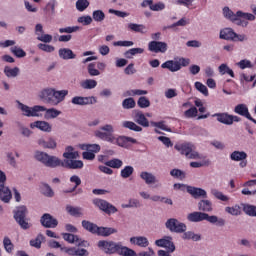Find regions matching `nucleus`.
Masks as SVG:
<instances>
[{
	"mask_svg": "<svg viewBox=\"0 0 256 256\" xmlns=\"http://www.w3.org/2000/svg\"><path fill=\"white\" fill-rule=\"evenodd\" d=\"M226 213H229V215H233L234 217H237L241 215V206L235 205L231 207L225 208Z\"/></svg>",
	"mask_w": 256,
	"mask_h": 256,
	"instance_id": "a19ab883",
	"label": "nucleus"
},
{
	"mask_svg": "<svg viewBox=\"0 0 256 256\" xmlns=\"http://www.w3.org/2000/svg\"><path fill=\"white\" fill-rule=\"evenodd\" d=\"M194 87L197 91H199V93H202L204 97H209V89L207 86H205V84L201 82H195Z\"/></svg>",
	"mask_w": 256,
	"mask_h": 256,
	"instance_id": "ea45409f",
	"label": "nucleus"
},
{
	"mask_svg": "<svg viewBox=\"0 0 256 256\" xmlns=\"http://www.w3.org/2000/svg\"><path fill=\"white\" fill-rule=\"evenodd\" d=\"M81 87L83 89H95L97 87V82L93 79H86L81 82Z\"/></svg>",
	"mask_w": 256,
	"mask_h": 256,
	"instance_id": "c03bdc74",
	"label": "nucleus"
},
{
	"mask_svg": "<svg viewBox=\"0 0 256 256\" xmlns=\"http://www.w3.org/2000/svg\"><path fill=\"white\" fill-rule=\"evenodd\" d=\"M182 239H192L193 241H199V239H201V236H199V234H195L189 231V232H185L182 235Z\"/></svg>",
	"mask_w": 256,
	"mask_h": 256,
	"instance_id": "680f3d73",
	"label": "nucleus"
},
{
	"mask_svg": "<svg viewBox=\"0 0 256 256\" xmlns=\"http://www.w3.org/2000/svg\"><path fill=\"white\" fill-rule=\"evenodd\" d=\"M113 131V126L107 124L102 126L99 130H96L95 135L103 141H108V143H117L120 147H126L127 143H137V140L129 137L115 138V136H113Z\"/></svg>",
	"mask_w": 256,
	"mask_h": 256,
	"instance_id": "f03ea898",
	"label": "nucleus"
},
{
	"mask_svg": "<svg viewBox=\"0 0 256 256\" xmlns=\"http://www.w3.org/2000/svg\"><path fill=\"white\" fill-rule=\"evenodd\" d=\"M62 251L67 253L68 255H76V256H87L89 253L85 249L81 248H61Z\"/></svg>",
	"mask_w": 256,
	"mask_h": 256,
	"instance_id": "c85d7f7f",
	"label": "nucleus"
},
{
	"mask_svg": "<svg viewBox=\"0 0 256 256\" xmlns=\"http://www.w3.org/2000/svg\"><path fill=\"white\" fill-rule=\"evenodd\" d=\"M214 117H217V121L224 125H233V123H239V121H241L239 116H233L227 113H216Z\"/></svg>",
	"mask_w": 256,
	"mask_h": 256,
	"instance_id": "9b49d317",
	"label": "nucleus"
},
{
	"mask_svg": "<svg viewBox=\"0 0 256 256\" xmlns=\"http://www.w3.org/2000/svg\"><path fill=\"white\" fill-rule=\"evenodd\" d=\"M155 245H157V247H164V249H167L170 253L175 251V244H173V239L171 237H164L156 240Z\"/></svg>",
	"mask_w": 256,
	"mask_h": 256,
	"instance_id": "dca6fc26",
	"label": "nucleus"
},
{
	"mask_svg": "<svg viewBox=\"0 0 256 256\" xmlns=\"http://www.w3.org/2000/svg\"><path fill=\"white\" fill-rule=\"evenodd\" d=\"M79 29V26L60 28L59 33H76V31H79Z\"/></svg>",
	"mask_w": 256,
	"mask_h": 256,
	"instance_id": "774afa93",
	"label": "nucleus"
},
{
	"mask_svg": "<svg viewBox=\"0 0 256 256\" xmlns=\"http://www.w3.org/2000/svg\"><path fill=\"white\" fill-rule=\"evenodd\" d=\"M66 211L70 214L73 215L74 217H79L83 213V210L81 208L73 207V206H67Z\"/></svg>",
	"mask_w": 256,
	"mask_h": 256,
	"instance_id": "864d4df0",
	"label": "nucleus"
},
{
	"mask_svg": "<svg viewBox=\"0 0 256 256\" xmlns=\"http://www.w3.org/2000/svg\"><path fill=\"white\" fill-rule=\"evenodd\" d=\"M170 175L172 177H176V179H185V172L179 170V169H174L170 172Z\"/></svg>",
	"mask_w": 256,
	"mask_h": 256,
	"instance_id": "69168bd1",
	"label": "nucleus"
},
{
	"mask_svg": "<svg viewBox=\"0 0 256 256\" xmlns=\"http://www.w3.org/2000/svg\"><path fill=\"white\" fill-rule=\"evenodd\" d=\"M128 31H133L134 33H142L145 34L147 33V28L143 24H135V23H130L128 24Z\"/></svg>",
	"mask_w": 256,
	"mask_h": 256,
	"instance_id": "72a5a7b5",
	"label": "nucleus"
},
{
	"mask_svg": "<svg viewBox=\"0 0 256 256\" xmlns=\"http://www.w3.org/2000/svg\"><path fill=\"white\" fill-rule=\"evenodd\" d=\"M175 149L181 153V155H185L187 159H205V155L199 154V152L195 151V145L192 143H181L176 144Z\"/></svg>",
	"mask_w": 256,
	"mask_h": 256,
	"instance_id": "423d86ee",
	"label": "nucleus"
},
{
	"mask_svg": "<svg viewBox=\"0 0 256 256\" xmlns=\"http://www.w3.org/2000/svg\"><path fill=\"white\" fill-rule=\"evenodd\" d=\"M166 227L170 231H174V233H184L187 231V226L184 223L179 222L175 218H171L166 222Z\"/></svg>",
	"mask_w": 256,
	"mask_h": 256,
	"instance_id": "f8f14e48",
	"label": "nucleus"
},
{
	"mask_svg": "<svg viewBox=\"0 0 256 256\" xmlns=\"http://www.w3.org/2000/svg\"><path fill=\"white\" fill-rule=\"evenodd\" d=\"M199 111L195 107H191L188 110L184 111V117L186 119H193L194 117H197V114Z\"/></svg>",
	"mask_w": 256,
	"mask_h": 256,
	"instance_id": "8fccbe9b",
	"label": "nucleus"
},
{
	"mask_svg": "<svg viewBox=\"0 0 256 256\" xmlns=\"http://www.w3.org/2000/svg\"><path fill=\"white\" fill-rule=\"evenodd\" d=\"M131 245H136L137 247H149V239L145 236H134L130 238Z\"/></svg>",
	"mask_w": 256,
	"mask_h": 256,
	"instance_id": "5701e85b",
	"label": "nucleus"
},
{
	"mask_svg": "<svg viewBox=\"0 0 256 256\" xmlns=\"http://www.w3.org/2000/svg\"><path fill=\"white\" fill-rule=\"evenodd\" d=\"M107 167H112L113 169H119L123 167V161L119 159H112L108 162H106Z\"/></svg>",
	"mask_w": 256,
	"mask_h": 256,
	"instance_id": "603ef678",
	"label": "nucleus"
},
{
	"mask_svg": "<svg viewBox=\"0 0 256 256\" xmlns=\"http://www.w3.org/2000/svg\"><path fill=\"white\" fill-rule=\"evenodd\" d=\"M235 113L238 115H241L242 117H246V119H249V121H252V123H255L256 125V120L255 118L251 117V114L249 113V108L245 104H238L234 108Z\"/></svg>",
	"mask_w": 256,
	"mask_h": 256,
	"instance_id": "a211bd4d",
	"label": "nucleus"
},
{
	"mask_svg": "<svg viewBox=\"0 0 256 256\" xmlns=\"http://www.w3.org/2000/svg\"><path fill=\"white\" fill-rule=\"evenodd\" d=\"M78 23H81V25H91L93 18L91 16H82L78 18Z\"/></svg>",
	"mask_w": 256,
	"mask_h": 256,
	"instance_id": "0e129e2a",
	"label": "nucleus"
},
{
	"mask_svg": "<svg viewBox=\"0 0 256 256\" xmlns=\"http://www.w3.org/2000/svg\"><path fill=\"white\" fill-rule=\"evenodd\" d=\"M38 145L43 147V149H57V141L53 137H49L47 140L40 138Z\"/></svg>",
	"mask_w": 256,
	"mask_h": 256,
	"instance_id": "b1692460",
	"label": "nucleus"
},
{
	"mask_svg": "<svg viewBox=\"0 0 256 256\" xmlns=\"http://www.w3.org/2000/svg\"><path fill=\"white\" fill-rule=\"evenodd\" d=\"M122 126L125 127V129H130L131 131H143V128L131 121H124Z\"/></svg>",
	"mask_w": 256,
	"mask_h": 256,
	"instance_id": "37998d69",
	"label": "nucleus"
},
{
	"mask_svg": "<svg viewBox=\"0 0 256 256\" xmlns=\"http://www.w3.org/2000/svg\"><path fill=\"white\" fill-rule=\"evenodd\" d=\"M63 167H68V169H83V161L81 160H66L64 161Z\"/></svg>",
	"mask_w": 256,
	"mask_h": 256,
	"instance_id": "7c9ffc66",
	"label": "nucleus"
},
{
	"mask_svg": "<svg viewBox=\"0 0 256 256\" xmlns=\"http://www.w3.org/2000/svg\"><path fill=\"white\" fill-rule=\"evenodd\" d=\"M98 247L105 251V253H118L123 256H135V251L127 247L121 246V244L114 243L112 241H99Z\"/></svg>",
	"mask_w": 256,
	"mask_h": 256,
	"instance_id": "20e7f679",
	"label": "nucleus"
},
{
	"mask_svg": "<svg viewBox=\"0 0 256 256\" xmlns=\"http://www.w3.org/2000/svg\"><path fill=\"white\" fill-rule=\"evenodd\" d=\"M223 15L226 19H229L232 23L239 25L240 27H247V25H249L248 21H255V15L241 11H238L235 14L229 7H224Z\"/></svg>",
	"mask_w": 256,
	"mask_h": 256,
	"instance_id": "7ed1b4c3",
	"label": "nucleus"
},
{
	"mask_svg": "<svg viewBox=\"0 0 256 256\" xmlns=\"http://www.w3.org/2000/svg\"><path fill=\"white\" fill-rule=\"evenodd\" d=\"M135 105V99L133 98H126L122 102L123 109H134Z\"/></svg>",
	"mask_w": 256,
	"mask_h": 256,
	"instance_id": "3c124183",
	"label": "nucleus"
},
{
	"mask_svg": "<svg viewBox=\"0 0 256 256\" xmlns=\"http://www.w3.org/2000/svg\"><path fill=\"white\" fill-rule=\"evenodd\" d=\"M30 129H39L40 131H44V133H51L53 127L49 122L35 121L30 124Z\"/></svg>",
	"mask_w": 256,
	"mask_h": 256,
	"instance_id": "6ab92c4d",
	"label": "nucleus"
},
{
	"mask_svg": "<svg viewBox=\"0 0 256 256\" xmlns=\"http://www.w3.org/2000/svg\"><path fill=\"white\" fill-rule=\"evenodd\" d=\"M218 70L221 75H225L227 73L228 75H230V77H235V73H233V71L231 70V68H229V66H227V64H221Z\"/></svg>",
	"mask_w": 256,
	"mask_h": 256,
	"instance_id": "49530a36",
	"label": "nucleus"
},
{
	"mask_svg": "<svg viewBox=\"0 0 256 256\" xmlns=\"http://www.w3.org/2000/svg\"><path fill=\"white\" fill-rule=\"evenodd\" d=\"M135 120L136 123L139 125H142V127H149V120H147V117L143 112L139 111L135 114Z\"/></svg>",
	"mask_w": 256,
	"mask_h": 256,
	"instance_id": "f704fd0d",
	"label": "nucleus"
},
{
	"mask_svg": "<svg viewBox=\"0 0 256 256\" xmlns=\"http://www.w3.org/2000/svg\"><path fill=\"white\" fill-rule=\"evenodd\" d=\"M18 108L22 111V115L25 117H43L49 119H57L61 115V111L55 108L47 109L45 106L36 105L34 107H29L21 102H18Z\"/></svg>",
	"mask_w": 256,
	"mask_h": 256,
	"instance_id": "f257e3e1",
	"label": "nucleus"
},
{
	"mask_svg": "<svg viewBox=\"0 0 256 256\" xmlns=\"http://www.w3.org/2000/svg\"><path fill=\"white\" fill-rule=\"evenodd\" d=\"M241 207L246 215L249 217H256V206L251 204H241Z\"/></svg>",
	"mask_w": 256,
	"mask_h": 256,
	"instance_id": "e433bc0d",
	"label": "nucleus"
},
{
	"mask_svg": "<svg viewBox=\"0 0 256 256\" xmlns=\"http://www.w3.org/2000/svg\"><path fill=\"white\" fill-rule=\"evenodd\" d=\"M87 7H89V1L88 0H78L76 2V8L78 11H85V9H87Z\"/></svg>",
	"mask_w": 256,
	"mask_h": 256,
	"instance_id": "bf43d9fd",
	"label": "nucleus"
},
{
	"mask_svg": "<svg viewBox=\"0 0 256 256\" xmlns=\"http://www.w3.org/2000/svg\"><path fill=\"white\" fill-rule=\"evenodd\" d=\"M11 52L16 55V57H25V55H27V53H25L23 51V49L17 47V46H14L11 48Z\"/></svg>",
	"mask_w": 256,
	"mask_h": 256,
	"instance_id": "338daca9",
	"label": "nucleus"
},
{
	"mask_svg": "<svg viewBox=\"0 0 256 256\" xmlns=\"http://www.w3.org/2000/svg\"><path fill=\"white\" fill-rule=\"evenodd\" d=\"M93 19L94 21L101 23V21L105 20V13H103L101 10H96L93 12Z\"/></svg>",
	"mask_w": 256,
	"mask_h": 256,
	"instance_id": "052dcab7",
	"label": "nucleus"
},
{
	"mask_svg": "<svg viewBox=\"0 0 256 256\" xmlns=\"http://www.w3.org/2000/svg\"><path fill=\"white\" fill-rule=\"evenodd\" d=\"M54 90V88H45L42 91H40L39 97L42 99V101H45V103L53 105Z\"/></svg>",
	"mask_w": 256,
	"mask_h": 256,
	"instance_id": "aec40b11",
	"label": "nucleus"
},
{
	"mask_svg": "<svg viewBox=\"0 0 256 256\" xmlns=\"http://www.w3.org/2000/svg\"><path fill=\"white\" fill-rule=\"evenodd\" d=\"M69 95L68 90H55L52 100V105H59V103H63L65 101V96Z\"/></svg>",
	"mask_w": 256,
	"mask_h": 256,
	"instance_id": "412c9836",
	"label": "nucleus"
},
{
	"mask_svg": "<svg viewBox=\"0 0 256 256\" xmlns=\"http://www.w3.org/2000/svg\"><path fill=\"white\" fill-rule=\"evenodd\" d=\"M205 217H207V213L192 212L188 214L187 219L188 221H191V223H199L201 221H205Z\"/></svg>",
	"mask_w": 256,
	"mask_h": 256,
	"instance_id": "a878e982",
	"label": "nucleus"
},
{
	"mask_svg": "<svg viewBox=\"0 0 256 256\" xmlns=\"http://www.w3.org/2000/svg\"><path fill=\"white\" fill-rule=\"evenodd\" d=\"M63 157L68 160L77 159V157H79V152L76 151L73 146H67L65 152L63 153Z\"/></svg>",
	"mask_w": 256,
	"mask_h": 256,
	"instance_id": "473e14b6",
	"label": "nucleus"
},
{
	"mask_svg": "<svg viewBox=\"0 0 256 256\" xmlns=\"http://www.w3.org/2000/svg\"><path fill=\"white\" fill-rule=\"evenodd\" d=\"M34 157L37 161L43 163L45 167H50L51 169H55V167H63V165H65V163L57 158V156H51L45 152L37 151Z\"/></svg>",
	"mask_w": 256,
	"mask_h": 256,
	"instance_id": "39448f33",
	"label": "nucleus"
},
{
	"mask_svg": "<svg viewBox=\"0 0 256 256\" xmlns=\"http://www.w3.org/2000/svg\"><path fill=\"white\" fill-rule=\"evenodd\" d=\"M94 205L99 207L101 211H104V213H107L108 215H111V213H117V208L105 200L96 199L94 200Z\"/></svg>",
	"mask_w": 256,
	"mask_h": 256,
	"instance_id": "ddd939ff",
	"label": "nucleus"
},
{
	"mask_svg": "<svg viewBox=\"0 0 256 256\" xmlns=\"http://www.w3.org/2000/svg\"><path fill=\"white\" fill-rule=\"evenodd\" d=\"M205 221L218 225V227H223V225H225V220L223 218H218L217 216H209V214H206Z\"/></svg>",
	"mask_w": 256,
	"mask_h": 256,
	"instance_id": "c9c22d12",
	"label": "nucleus"
},
{
	"mask_svg": "<svg viewBox=\"0 0 256 256\" xmlns=\"http://www.w3.org/2000/svg\"><path fill=\"white\" fill-rule=\"evenodd\" d=\"M7 161L11 167H17V160L15 159V153L7 152L6 154Z\"/></svg>",
	"mask_w": 256,
	"mask_h": 256,
	"instance_id": "e2e57ef3",
	"label": "nucleus"
},
{
	"mask_svg": "<svg viewBox=\"0 0 256 256\" xmlns=\"http://www.w3.org/2000/svg\"><path fill=\"white\" fill-rule=\"evenodd\" d=\"M58 55H59L60 59H64V60L75 59V57H77V55H75V53H73V50H71L69 48L60 49L58 51Z\"/></svg>",
	"mask_w": 256,
	"mask_h": 256,
	"instance_id": "c756f323",
	"label": "nucleus"
},
{
	"mask_svg": "<svg viewBox=\"0 0 256 256\" xmlns=\"http://www.w3.org/2000/svg\"><path fill=\"white\" fill-rule=\"evenodd\" d=\"M138 106L141 109H147V107L151 106V102L149 101V99H147V97L142 96L138 99Z\"/></svg>",
	"mask_w": 256,
	"mask_h": 256,
	"instance_id": "6e6d98bb",
	"label": "nucleus"
},
{
	"mask_svg": "<svg viewBox=\"0 0 256 256\" xmlns=\"http://www.w3.org/2000/svg\"><path fill=\"white\" fill-rule=\"evenodd\" d=\"M11 190L5 187V184H0V199L4 203H9L11 201Z\"/></svg>",
	"mask_w": 256,
	"mask_h": 256,
	"instance_id": "cd10ccee",
	"label": "nucleus"
},
{
	"mask_svg": "<svg viewBox=\"0 0 256 256\" xmlns=\"http://www.w3.org/2000/svg\"><path fill=\"white\" fill-rule=\"evenodd\" d=\"M4 73L7 77H17L19 75V68L5 67Z\"/></svg>",
	"mask_w": 256,
	"mask_h": 256,
	"instance_id": "09e8293b",
	"label": "nucleus"
},
{
	"mask_svg": "<svg viewBox=\"0 0 256 256\" xmlns=\"http://www.w3.org/2000/svg\"><path fill=\"white\" fill-rule=\"evenodd\" d=\"M78 147L82 149V151H89L94 154L101 151V146H99V144H80Z\"/></svg>",
	"mask_w": 256,
	"mask_h": 256,
	"instance_id": "2f4dec72",
	"label": "nucleus"
},
{
	"mask_svg": "<svg viewBox=\"0 0 256 256\" xmlns=\"http://www.w3.org/2000/svg\"><path fill=\"white\" fill-rule=\"evenodd\" d=\"M236 65L240 69H253V63H251V61L247 59L241 60Z\"/></svg>",
	"mask_w": 256,
	"mask_h": 256,
	"instance_id": "5fc2aeb1",
	"label": "nucleus"
},
{
	"mask_svg": "<svg viewBox=\"0 0 256 256\" xmlns=\"http://www.w3.org/2000/svg\"><path fill=\"white\" fill-rule=\"evenodd\" d=\"M59 222H57V219L53 218L50 214H44L41 218V224L43 227L48 228H55L57 227Z\"/></svg>",
	"mask_w": 256,
	"mask_h": 256,
	"instance_id": "4be33fe9",
	"label": "nucleus"
},
{
	"mask_svg": "<svg viewBox=\"0 0 256 256\" xmlns=\"http://www.w3.org/2000/svg\"><path fill=\"white\" fill-rule=\"evenodd\" d=\"M41 243H43V235H38L35 239L30 241L31 247H36V249H41Z\"/></svg>",
	"mask_w": 256,
	"mask_h": 256,
	"instance_id": "13d9d810",
	"label": "nucleus"
},
{
	"mask_svg": "<svg viewBox=\"0 0 256 256\" xmlns=\"http://www.w3.org/2000/svg\"><path fill=\"white\" fill-rule=\"evenodd\" d=\"M220 39H225L226 41H247V35L237 34L231 28H224L220 31Z\"/></svg>",
	"mask_w": 256,
	"mask_h": 256,
	"instance_id": "6e6552de",
	"label": "nucleus"
},
{
	"mask_svg": "<svg viewBox=\"0 0 256 256\" xmlns=\"http://www.w3.org/2000/svg\"><path fill=\"white\" fill-rule=\"evenodd\" d=\"M147 90H140V89H134V90H128L124 93V97H135V95L141 96V95H147Z\"/></svg>",
	"mask_w": 256,
	"mask_h": 256,
	"instance_id": "79ce46f5",
	"label": "nucleus"
},
{
	"mask_svg": "<svg viewBox=\"0 0 256 256\" xmlns=\"http://www.w3.org/2000/svg\"><path fill=\"white\" fill-rule=\"evenodd\" d=\"M133 171L135 169L132 166H125L124 169L121 170V177L123 179H129L133 175Z\"/></svg>",
	"mask_w": 256,
	"mask_h": 256,
	"instance_id": "a18cd8bd",
	"label": "nucleus"
},
{
	"mask_svg": "<svg viewBox=\"0 0 256 256\" xmlns=\"http://www.w3.org/2000/svg\"><path fill=\"white\" fill-rule=\"evenodd\" d=\"M174 189L185 191L187 189V192L194 197V199H197L199 197H207V192L204 189L201 188H195L191 186H185L183 184H174Z\"/></svg>",
	"mask_w": 256,
	"mask_h": 256,
	"instance_id": "1a4fd4ad",
	"label": "nucleus"
},
{
	"mask_svg": "<svg viewBox=\"0 0 256 256\" xmlns=\"http://www.w3.org/2000/svg\"><path fill=\"white\" fill-rule=\"evenodd\" d=\"M162 69H168L172 73L181 70V64L177 61L168 60L161 65Z\"/></svg>",
	"mask_w": 256,
	"mask_h": 256,
	"instance_id": "393cba45",
	"label": "nucleus"
},
{
	"mask_svg": "<svg viewBox=\"0 0 256 256\" xmlns=\"http://www.w3.org/2000/svg\"><path fill=\"white\" fill-rule=\"evenodd\" d=\"M88 73L91 77H97L101 75V71L95 68V63H90L88 65Z\"/></svg>",
	"mask_w": 256,
	"mask_h": 256,
	"instance_id": "4d7b16f0",
	"label": "nucleus"
},
{
	"mask_svg": "<svg viewBox=\"0 0 256 256\" xmlns=\"http://www.w3.org/2000/svg\"><path fill=\"white\" fill-rule=\"evenodd\" d=\"M198 208L200 211L209 213L210 211H213V204L209 200H202L199 202Z\"/></svg>",
	"mask_w": 256,
	"mask_h": 256,
	"instance_id": "4c0bfd02",
	"label": "nucleus"
},
{
	"mask_svg": "<svg viewBox=\"0 0 256 256\" xmlns=\"http://www.w3.org/2000/svg\"><path fill=\"white\" fill-rule=\"evenodd\" d=\"M145 53V49L143 48H132L128 51L125 52V57L126 59H133V57H135V55H141Z\"/></svg>",
	"mask_w": 256,
	"mask_h": 256,
	"instance_id": "58836bf2",
	"label": "nucleus"
},
{
	"mask_svg": "<svg viewBox=\"0 0 256 256\" xmlns=\"http://www.w3.org/2000/svg\"><path fill=\"white\" fill-rule=\"evenodd\" d=\"M211 194L216 197V199H219V201H229V198L227 195L223 194V192L217 190V189H212Z\"/></svg>",
	"mask_w": 256,
	"mask_h": 256,
	"instance_id": "de8ad7c7",
	"label": "nucleus"
},
{
	"mask_svg": "<svg viewBox=\"0 0 256 256\" xmlns=\"http://www.w3.org/2000/svg\"><path fill=\"white\" fill-rule=\"evenodd\" d=\"M72 103L73 105H93L97 103V98L93 96H88V97L76 96L72 98Z\"/></svg>",
	"mask_w": 256,
	"mask_h": 256,
	"instance_id": "f3484780",
	"label": "nucleus"
},
{
	"mask_svg": "<svg viewBox=\"0 0 256 256\" xmlns=\"http://www.w3.org/2000/svg\"><path fill=\"white\" fill-rule=\"evenodd\" d=\"M82 226L84 229H86V231L96 235H101L102 237H109V235H113V233L116 232L113 228L98 227L96 224L85 220L82 221Z\"/></svg>",
	"mask_w": 256,
	"mask_h": 256,
	"instance_id": "0eeeda50",
	"label": "nucleus"
},
{
	"mask_svg": "<svg viewBox=\"0 0 256 256\" xmlns=\"http://www.w3.org/2000/svg\"><path fill=\"white\" fill-rule=\"evenodd\" d=\"M148 50L151 51V53H165L167 51V43L151 41L148 43Z\"/></svg>",
	"mask_w": 256,
	"mask_h": 256,
	"instance_id": "2eb2a0df",
	"label": "nucleus"
},
{
	"mask_svg": "<svg viewBox=\"0 0 256 256\" xmlns=\"http://www.w3.org/2000/svg\"><path fill=\"white\" fill-rule=\"evenodd\" d=\"M25 215H27V207L20 206L14 212V218L16 219L17 223L22 227V229H29V223L25 221Z\"/></svg>",
	"mask_w": 256,
	"mask_h": 256,
	"instance_id": "9d476101",
	"label": "nucleus"
},
{
	"mask_svg": "<svg viewBox=\"0 0 256 256\" xmlns=\"http://www.w3.org/2000/svg\"><path fill=\"white\" fill-rule=\"evenodd\" d=\"M140 178L146 183V185H153L157 183V177L151 172L143 171L140 173Z\"/></svg>",
	"mask_w": 256,
	"mask_h": 256,
	"instance_id": "bb28decb",
	"label": "nucleus"
},
{
	"mask_svg": "<svg viewBox=\"0 0 256 256\" xmlns=\"http://www.w3.org/2000/svg\"><path fill=\"white\" fill-rule=\"evenodd\" d=\"M231 161H237L239 163V167L244 169V167H247V152L245 151H234L230 154Z\"/></svg>",
	"mask_w": 256,
	"mask_h": 256,
	"instance_id": "4468645a",
	"label": "nucleus"
}]
</instances>
